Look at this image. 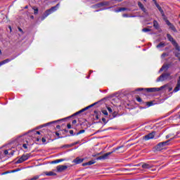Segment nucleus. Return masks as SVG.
Instances as JSON below:
<instances>
[{
	"mask_svg": "<svg viewBox=\"0 0 180 180\" xmlns=\"http://www.w3.org/2000/svg\"><path fill=\"white\" fill-rule=\"evenodd\" d=\"M58 6H60V4H56V6L51 7L50 9H48L45 11V13H44V17H42L41 20H44V19H46V18H47V16H49V15H51V13H53V12H56V11H57V8H58Z\"/></svg>",
	"mask_w": 180,
	"mask_h": 180,
	"instance_id": "1",
	"label": "nucleus"
},
{
	"mask_svg": "<svg viewBox=\"0 0 180 180\" xmlns=\"http://www.w3.org/2000/svg\"><path fill=\"white\" fill-rule=\"evenodd\" d=\"M166 79H172V76H171V73L164 72L157 79V82H160V81H165Z\"/></svg>",
	"mask_w": 180,
	"mask_h": 180,
	"instance_id": "2",
	"label": "nucleus"
},
{
	"mask_svg": "<svg viewBox=\"0 0 180 180\" xmlns=\"http://www.w3.org/2000/svg\"><path fill=\"white\" fill-rule=\"evenodd\" d=\"M119 148H122V147H118L112 150V152H108L107 153H105L104 155L98 157L96 158L97 160H108L109 158V155L113 154V153L116 152V150H119Z\"/></svg>",
	"mask_w": 180,
	"mask_h": 180,
	"instance_id": "3",
	"label": "nucleus"
},
{
	"mask_svg": "<svg viewBox=\"0 0 180 180\" xmlns=\"http://www.w3.org/2000/svg\"><path fill=\"white\" fill-rule=\"evenodd\" d=\"M167 37L169 41H171V43L175 47L176 50H177V51H180L179 45H178V43H176V41H175V39H174V37H172V36H171V34H167Z\"/></svg>",
	"mask_w": 180,
	"mask_h": 180,
	"instance_id": "4",
	"label": "nucleus"
},
{
	"mask_svg": "<svg viewBox=\"0 0 180 180\" xmlns=\"http://www.w3.org/2000/svg\"><path fill=\"white\" fill-rule=\"evenodd\" d=\"M174 138H172L170 140L164 141V142H160L155 147V150L157 151H161L162 150H164V146H167V144H168V143H169V141H171V140H172Z\"/></svg>",
	"mask_w": 180,
	"mask_h": 180,
	"instance_id": "5",
	"label": "nucleus"
},
{
	"mask_svg": "<svg viewBox=\"0 0 180 180\" xmlns=\"http://www.w3.org/2000/svg\"><path fill=\"white\" fill-rule=\"evenodd\" d=\"M30 158V154L27 153L25 155H22L17 161L16 164H22V162H25V161H27Z\"/></svg>",
	"mask_w": 180,
	"mask_h": 180,
	"instance_id": "6",
	"label": "nucleus"
},
{
	"mask_svg": "<svg viewBox=\"0 0 180 180\" xmlns=\"http://www.w3.org/2000/svg\"><path fill=\"white\" fill-rule=\"evenodd\" d=\"M31 136H32L33 139H36L37 141H39L40 140V131H32L30 134Z\"/></svg>",
	"mask_w": 180,
	"mask_h": 180,
	"instance_id": "7",
	"label": "nucleus"
},
{
	"mask_svg": "<svg viewBox=\"0 0 180 180\" xmlns=\"http://www.w3.org/2000/svg\"><path fill=\"white\" fill-rule=\"evenodd\" d=\"M164 20L165 22H166V24L167 25V26H169L171 30H172L173 32H176V28H175V26H174V25H172V23L169 22V20H167V17L164 19Z\"/></svg>",
	"mask_w": 180,
	"mask_h": 180,
	"instance_id": "8",
	"label": "nucleus"
},
{
	"mask_svg": "<svg viewBox=\"0 0 180 180\" xmlns=\"http://www.w3.org/2000/svg\"><path fill=\"white\" fill-rule=\"evenodd\" d=\"M155 136V132H151L147 135H146L145 136H143L144 140H151V139H154V137Z\"/></svg>",
	"mask_w": 180,
	"mask_h": 180,
	"instance_id": "9",
	"label": "nucleus"
},
{
	"mask_svg": "<svg viewBox=\"0 0 180 180\" xmlns=\"http://www.w3.org/2000/svg\"><path fill=\"white\" fill-rule=\"evenodd\" d=\"M68 167L67 165H58L56 167L57 172H63L65 171Z\"/></svg>",
	"mask_w": 180,
	"mask_h": 180,
	"instance_id": "10",
	"label": "nucleus"
},
{
	"mask_svg": "<svg viewBox=\"0 0 180 180\" xmlns=\"http://www.w3.org/2000/svg\"><path fill=\"white\" fill-rule=\"evenodd\" d=\"M178 91H180V76L177 79V84L175 88L174 89L173 92H178Z\"/></svg>",
	"mask_w": 180,
	"mask_h": 180,
	"instance_id": "11",
	"label": "nucleus"
},
{
	"mask_svg": "<svg viewBox=\"0 0 180 180\" xmlns=\"http://www.w3.org/2000/svg\"><path fill=\"white\" fill-rule=\"evenodd\" d=\"M72 162L76 165L81 164L82 162H84V158H80L79 157H77L75 160H73Z\"/></svg>",
	"mask_w": 180,
	"mask_h": 180,
	"instance_id": "12",
	"label": "nucleus"
},
{
	"mask_svg": "<svg viewBox=\"0 0 180 180\" xmlns=\"http://www.w3.org/2000/svg\"><path fill=\"white\" fill-rule=\"evenodd\" d=\"M156 7L158 8V11H160L163 19H165L167 17H165V14L164 13V11H162V8H161V6L158 4H156Z\"/></svg>",
	"mask_w": 180,
	"mask_h": 180,
	"instance_id": "13",
	"label": "nucleus"
},
{
	"mask_svg": "<svg viewBox=\"0 0 180 180\" xmlns=\"http://www.w3.org/2000/svg\"><path fill=\"white\" fill-rule=\"evenodd\" d=\"M43 175H46L47 176H56L57 174L54 173L53 172H44Z\"/></svg>",
	"mask_w": 180,
	"mask_h": 180,
	"instance_id": "14",
	"label": "nucleus"
},
{
	"mask_svg": "<svg viewBox=\"0 0 180 180\" xmlns=\"http://www.w3.org/2000/svg\"><path fill=\"white\" fill-rule=\"evenodd\" d=\"M11 60H13V58H11V59L7 58L4 60L1 61L0 62V67H1V65H4V64H8V63H11Z\"/></svg>",
	"mask_w": 180,
	"mask_h": 180,
	"instance_id": "15",
	"label": "nucleus"
},
{
	"mask_svg": "<svg viewBox=\"0 0 180 180\" xmlns=\"http://www.w3.org/2000/svg\"><path fill=\"white\" fill-rule=\"evenodd\" d=\"M146 89L147 92H157V91H160L159 88H148Z\"/></svg>",
	"mask_w": 180,
	"mask_h": 180,
	"instance_id": "16",
	"label": "nucleus"
},
{
	"mask_svg": "<svg viewBox=\"0 0 180 180\" xmlns=\"http://www.w3.org/2000/svg\"><path fill=\"white\" fill-rule=\"evenodd\" d=\"M138 6L141 9L143 12H146V8H144V5L140 1L138 2Z\"/></svg>",
	"mask_w": 180,
	"mask_h": 180,
	"instance_id": "17",
	"label": "nucleus"
},
{
	"mask_svg": "<svg viewBox=\"0 0 180 180\" xmlns=\"http://www.w3.org/2000/svg\"><path fill=\"white\" fill-rule=\"evenodd\" d=\"M142 168H143V169H150V168H151V165H150L149 164L145 163L142 165Z\"/></svg>",
	"mask_w": 180,
	"mask_h": 180,
	"instance_id": "18",
	"label": "nucleus"
},
{
	"mask_svg": "<svg viewBox=\"0 0 180 180\" xmlns=\"http://www.w3.org/2000/svg\"><path fill=\"white\" fill-rule=\"evenodd\" d=\"M153 27H154L155 29H156L157 30H158V29H160V25L158 24V22H157V20H154V21H153Z\"/></svg>",
	"mask_w": 180,
	"mask_h": 180,
	"instance_id": "19",
	"label": "nucleus"
},
{
	"mask_svg": "<svg viewBox=\"0 0 180 180\" xmlns=\"http://www.w3.org/2000/svg\"><path fill=\"white\" fill-rule=\"evenodd\" d=\"M168 65H163V66L160 68V71L162 72V71H168Z\"/></svg>",
	"mask_w": 180,
	"mask_h": 180,
	"instance_id": "20",
	"label": "nucleus"
},
{
	"mask_svg": "<svg viewBox=\"0 0 180 180\" xmlns=\"http://www.w3.org/2000/svg\"><path fill=\"white\" fill-rule=\"evenodd\" d=\"M63 161H65V159H58L52 161L51 164H58V162H63Z\"/></svg>",
	"mask_w": 180,
	"mask_h": 180,
	"instance_id": "21",
	"label": "nucleus"
},
{
	"mask_svg": "<svg viewBox=\"0 0 180 180\" xmlns=\"http://www.w3.org/2000/svg\"><path fill=\"white\" fill-rule=\"evenodd\" d=\"M162 47H165V43L160 42L158 45H157V49H162Z\"/></svg>",
	"mask_w": 180,
	"mask_h": 180,
	"instance_id": "22",
	"label": "nucleus"
},
{
	"mask_svg": "<svg viewBox=\"0 0 180 180\" xmlns=\"http://www.w3.org/2000/svg\"><path fill=\"white\" fill-rule=\"evenodd\" d=\"M124 11H127V8H120L118 10L116 11V12H123Z\"/></svg>",
	"mask_w": 180,
	"mask_h": 180,
	"instance_id": "23",
	"label": "nucleus"
},
{
	"mask_svg": "<svg viewBox=\"0 0 180 180\" xmlns=\"http://www.w3.org/2000/svg\"><path fill=\"white\" fill-rule=\"evenodd\" d=\"M95 162H96L95 160H91L89 162H87L88 165H94V164H95Z\"/></svg>",
	"mask_w": 180,
	"mask_h": 180,
	"instance_id": "24",
	"label": "nucleus"
},
{
	"mask_svg": "<svg viewBox=\"0 0 180 180\" xmlns=\"http://www.w3.org/2000/svg\"><path fill=\"white\" fill-rule=\"evenodd\" d=\"M39 178H40V176L37 175V176H34V177L31 178L30 180H37V179H39Z\"/></svg>",
	"mask_w": 180,
	"mask_h": 180,
	"instance_id": "25",
	"label": "nucleus"
},
{
	"mask_svg": "<svg viewBox=\"0 0 180 180\" xmlns=\"http://www.w3.org/2000/svg\"><path fill=\"white\" fill-rule=\"evenodd\" d=\"M142 32H151V30L148 29V28H143L142 30Z\"/></svg>",
	"mask_w": 180,
	"mask_h": 180,
	"instance_id": "26",
	"label": "nucleus"
},
{
	"mask_svg": "<svg viewBox=\"0 0 180 180\" xmlns=\"http://www.w3.org/2000/svg\"><path fill=\"white\" fill-rule=\"evenodd\" d=\"M101 112H102L103 115L108 116V111L106 110H102Z\"/></svg>",
	"mask_w": 180,
	"mask_h": 180,
	"instance_id": "27",
	"label": "nucleus"
},
{
	"mask_svg": "<svg viewBox=\"0 0 180 180\" xmlns=\"http://www.w3.org/2000/svg\"><path fill=\"white\" fill-rule=\"evenodd\" d=\"M82 133H85V130L84 129L80 130L79 132L77 133V136H78L79 134H82Z\"/></svg>",
	"mask_w": 180,
	"mask_h": 180,
	"instance_id": "28",
	"label": "nucleus"
},
{
	"mask_svg": "<svg viewBox=\"0 0 180 180\" xmlns=\"http://www.w3.org/2000/svg\"><path fill=\"white\" fill-rule=\"evenodd\" d=\"M107 109H108V112H109L110 113H112V108H111L110 107L107 106Z\"/></svg>",
	"mask_w": 180,
	"mask_h": 180,
	"instance_id": "29",
	"label": "nucleus"
},
{
	"mask_svg": "<svg viewBox=\"0 0 180 180\" xmlns=\"http://www.w3.org/2000/svg\"><path fill=\"white\" fill-rule=\"evenodd\" d=\"M89 108V107H87V108H86L85 109H83V110H82L81 111H79V112H76V115H78V114L81 113V112H84V110L88 109Z\"/></svg>",
	"mask_w": 180,
	"mask_h": 180,
	"instance_id": "30",
	"label": "nucleus"
},
{
	"mask_svg": "<svg viewBox=\"0 0 180 180\" xmlns=\"http://www.w3.org/2000/svg\"><path fill=\"white\" fill-rule=\"evenodd\" d=\"M9 154V151L8 150H4V155H8Z\"/></svg>",
	"mask_w": 180,
	"mask_h": 180,
	"instance_id": "31",
	"label": "nucleus"
},
{
	"mask_svg": "<svg viewBox=\"0 0 180 180\" xmlns=\"http://www.w3.org/2000/svg\"><path fill=\"white\" fill-rule=\"evenodd\" d=\"M69 133H70V134H71V136H74V131L73 130H70Z\"/></svg>",
	"mask_w": 180,
	"mask_h": 180,
	"instance_id": "32",
	"label": "nucleus"
},
{
	"mask_svg": "<svg viewBox=\"0 0 180 180\" xmlns=\"http://www.w3.org/2000/svg\"><path fill=\"white\" fill-rule=\"evenodd\" d=\"M136 101H137L138 102H141V98H140V97H136Z\"/></svg>",
	"mask_w": 180,
	"mask_h": 180,
	"instance_id": "33",
	"label": "nucleus"
},
{
	"mask_svg": "<svg viewBox=\"0 0 180 180\" xmlns=\"http://www.w3.org/2000/svg\"><path fill=\"white\" fill-rule=\"evenodd\" d=\"M65 147H68V148H70V147H73L72 143L70 145H65Z\"/></svg>",
	"mask_w": 180,
	"mask_h": 180,
	"instance_id": "34",
	"label": "nucleus"
},
{
	"mask_svg": "<svg viewBox=\"0 0 180 180\" xmlns=\"http://www.w3.org/2000/svg\"><path fill=\"white\" fill-rule=\"evenodd\" d=\"M103 5H104L103 3H100L97 4V6L101 7V6H103Z\"/></svg>",
	"mask_w": 180,
	"mask_h": 180,
	"instance_id": "35",
	"label": "nucleus"
},
{
	"mask_svg": "<svg viewBox=\"0 0 180 180\" xmlns=\"http://www.w3.org/2000/svg\"><path fill=\"white\" fill-rule=\"evenodd\" d=\"M147 105H148V106H152V105H153V103H152L151 102H148V103H147Z\"/></svg>",
	"mask_w": 180,
	"mask_h": 180,
	"instance_id": "36",
	"label": "nucleus"
},
{
	"mask_svg": "<svg viewBox=\"0 0 180 180\" xmlns=\"http://www.w3.org/2000/svg\"><path fill=\"white\" fill-rule=\"evenodd\" d=\"M86 165H89L88 162L82 164L83 167H86Z\"/></svg>",
	"mask_w": 180,
	"mask_h": 180,
	"instance_id": "37",
	"label": "nucleus"
},
{
	"mask_svg": "<svg viewBox=\"0 0 180 180\" xmlns=\"http://www.w3.org/2000/svg\"><path fill=\"white\" fill-rule=\"evenodd\" d=\"M22 147H23V148H27V146H26V143H24L23 145H22Z\"/></svg>",
	"mask_w": 180,
	"mask_h": 180,
	"instance_id": "38",
	"label": "nucleus"
},
{
	"mask_svg": "<svg viewBox=\"0 0 180 180\" xmlns=\"http://www.w3.org/2000/svg\"><path fill=\"white\" fill-rule=\"evenodd\" d=\"M102 121L103 123L106 124V119L105 118H102Z\"/></svg>",
	"mask_w": 180,
	"mask_h": 180,
	"instance_id": "39",
	"label": "nucleus"
},
{
	"mask_svg": "<svg viewBox=\"0 0 180 180\" xmlns=\"http://www.w3.org/2000/svg\"><path fill=\"white\" fill-rule=\"evenodd\" d=\"M67 127L68 129H71V124H68Z\"/></svg>",
	"mask_w": 180,
	"mask_h": 180,
	"instance_id": "40",
	"label": "nucleus"
},
{
	"mask_svg": "<svg viewBox=\"0 0 180 180\" xmlns=\"http://www.w3.org/2000/svg\"><path fill=\"white\" fill-rule=\"evenodd\" d=\"M78 143H79V141H77V142H75V143H72V146H76V144H78Z\"/></svg>",
	"mask_w": 180,
	"mask_h": 180,
	"instance_id": "41",
	"label": "nucleus"
},
{
	"mask_svg": "<svg viewBox=\"0 0 180 180\" xmlns=\"http://www.w3.org/2000/svg\"><path fill=\"white\" fill-rule=\"evenodd\" d=\"M49 124H50V123L45 124L42 125V127H46V126H49Z\"/></svg>",
	"mask_w": 180,
	"mask_h": 180,
	"instance_id": "42",
	"label": "nucleus"
},
{
	"mask_svg": "<svg viewBox=\"0 0 180 180\" xmlns=\"http://www.w3.org/2000/svg\"><path fill=\"white\" fill-rule=\"evenodd\" d=\"M72 123V124H75V123H77V120H74Z\"/></svg>",
	"mask_w": 180,
	"mask_h": 180,
	"instance_id": "43",
	"label": "nucleus"
},
{
	"mask_svg": "<svg viewBox=\"0 0 180 180\" xmlns=\"http://www.w3.org/2000/svg\"><path fill=\"white\" fill-rule=\"evenodd\" d=\"M13 154H15V151H12L11 153H9L10 155H13Z\"/></svg>",
	"mask_w": 180,
	"mask_h": 180,
	"instance_id": "44",
	"label": "nucleus"
},
{
	"mask_svg": "<svg viewBox=\"0 0 180 180\" xmlns=\"http://www.w3.org/2000/svg\"><path fill=\"white\" fill-rule=\"evenodd\" d=\"M42 143H46V139H44V138H42Z\"/></svg>",
	"mask_w": 180,
	"mask_h": 180,
	"instance_id": "45",
	"label": "nucleus"
},
{
	"mask_svg": "<svg viewBox=\"0 0 180 180\" xmlns=\"http://www.w3.org/2000/svg\"><path fill=\"white\" fill-rule=\"evenodd\" d=\"M60 128H61V127H60V125H57V126H56V129H60Z\"/></svg>",
	"mask_w": 180,
	"mask_h": 180,
	"instance_id": "46",
	"label": "nucleus"
},
{
	"mask_svg": "<svg viewBox=\"0 0 180 180\" xmlns=\"http://www.w3.org/2000/svg\"><path fill=\"white\" fill-rule=\"evenodd\" d=\"M123 17H124V18H127L128 15H127V14H123Z\"/></svg>",
	"mask_w": 180,
	"mask_h": 180,
	"instance_id": "47",
	"label": "nucleus"
},
{
	"mask_svg": "<svg viewBox=\"0 0 180 180\" xmlns=\"http://www.w3.org/2000/svg\"><path fill=\"white\" fill-rule=\"evenodd\" d=\"M143 89H144L139 88V89H137L136 91H143Z\"/></svg>",
	"mask_w": 180,
	"mask_h": 180,
	"instance_id": "48",
	"label": "nucleus"
},
{
	"mask_svg": "<svg viewBox=\"0 0 180 180\" xmlns=\"http://www.w3.org/2000/svg\"><path fill=\"white\" fill-rule=\"evenodd\" d=\"M169 137H171L170 135H167V136H166V139H169Z\"/></svg>",
	"mask_w": 180,
	"mask_h": 180,
	"instance_id": "49",
	"label": "nucleus"
},
{
	"mask_svg": "<svg viewBox=\"0 0 180 180\" xmlns=\"http://www.w3.org/2000/svg\"><path fill=\"white\" fill-rule=\"evenodd\" d=\"M5 174H8V172L1 173V175H5Z\"/></svg>",
	"mask_w": 180,
	"mask_h": 180,
	"instance_id": "50",
	"label": "nucleus"
},
{
	"mask_svg": "<svg viewBox=\"0 0 180 180\" xmlns=\"http://www.w3.org/2000/svg\"><path fill=\"white\" fill-rule=\"evenodd\" d=\"M38 11H39V10H37V9L35 10V11H34V13H37Z\"/></svg>",
	"mask_w": 180,
	"mask_h": 180,
	"instance_id": "51",
	"label": "nucleus"
},
{
	"mask_svg": "<svg viewBox=\"0 0 180 180\" xmlns=\"http://www.w3.org/2000/svg\"><path fill=\"white\" fill-rule=\"evenodd\" d=\"M56 134L57 136H60V134H59L58 132H56Z\"/></svg>",
	"mask_w": 180,
	"mask_h": 180,
	"instance_id": "52",
	"label": "nucleus"
},
{
	"mask_svg": "<svg viewBox=\"0 0 180 180\" xmlns=\"http://www.w3.org/2000/svg\"><path fill=\"white\" fill-rule=\"evenodd\" d=\"M92 72H94V71L90 70L89 74H92Z\"/></svg>",
	"mask_w": 180,
	"mask_h": 180,
	"instance_id": "53",
	"label": "nucleus"
},
{
	"mask_svg": "<svg viewBox=\"0 0 180 180\" xmlns=\"http://www.w3.org/2000/svg\"><path fill=\"white\" fill-rule=\"evenodd\" d=\"M115 1H118L119 2H122V1H123V0H115Z\"/></svg>",
	"mask_w": 180,
	"mask_h": 180,
	"instance_id": "54",
	"label": "nucleus"
},
{
	"mask_svg": "<svg viewBox=\"0 0 180 180\" xmlns=\"http://www.w3.org/2000/svg\"><path fill=\"white\" fill-rule=\"evenodd\" d=\"M64 131H65L67 133L68 131V130L64 129Z\"/></svg>",
	"mask_w": 180,
	"mask_h": 180,
	"instance_id": "55",
	"label": "nucleus"
},
{
	"mask_svg": "<svg viewBox=\"0 0 180 180\" xmlns=\"http://www.w3.org/2000/svg\"><path fill=\"white\" fill-rule=\"evenodd\" d=\"M9 29L10 30H12V27L11 26H9Z\"/></svg>",
	"mask_w": 180,
	"mask_h": 180,
	"instance_id": "56",
	"label": "nucleus"
},
{
	"mask_svg": "<svg viewBox=\"0 0 180 180\" xmlns=\"http://www.w3.org/2000/svg\"><path fill=\"white\" fill-rule=\"evenodd\" d=\"M0 54H2V51H1V49H0Z\"/></svg>",
	"mask_w": 180,
	"mask_h": 180,
	"instance_id": "57",
	"label": "nucleus"
},
{
	"mask_svg": "<svg viewBox=\"0 0 180 180\" xmlns=\"http://www.w3.org/2000/svg\"><path fill=\"white\" fill-rule=\"evenodd\" d=\"M33 18H34L33 15H32V16H31V19H33Z\"/></svg>",
	"mask_w": 180,
	"mask_h": 180,
	"instance_id": "58",
	"label": "nucleus"
},
{
	"mask_svg": "<svg viewBox=\"0 0 180 180\" xmlns=\"http://www.w3.org/2000/svg\"><path fill=\"white\" fill-rule=\"evenodd\" d=\"M19 30H20V32H22V29L20 28Z\"/></svg>",
	"mask_w": 180,
	"mask_h": 180,
	"instance_id": "59",
	"label": "nucleus"
},
{
	"mask_svg": "<svg viewBox=\"0 0 180 180\" xmlns=\"http://www.w3.org/2000/svg\"><path fill=\"white\" fill-rule=\"evenodd\" d=\"M160 88H161V89H162V88H164V86H161Z\"/></svg>",
	"mask_w": 180,
	"mask_h": 180,
	"instance_id": "60",
	"label": "nucleus"
},
{
	"mask_svg": "<svg viewBox=\"0 0 180 180\" xmlns=\"http://www.w3.org/2000/svg\"><path fill=\"white\" fill-rule=\"evenodd\" d=\"M144 1V2H147V0H143Z\"/></svg>",
	"mask_w": 180,
	"mask_h": 180,
	"instance_id": "61",
	"label": "nucleus"
},
{
	"mask_svg": "<svg viewBox=\"0 0 180 180\" xmlns=\"http://www.w3.org/2000/svg\"><path fill=\"white\" fill-rule=\"evenodd\" d=\"M179 119H180V115H179Z\"/></svg>",
	"mask_w": 180,
	"mask_h": 180,
	"instance_id": "62",
	"label": "nucleus"
},
{
	"mask_svg": "<svg viewBox=\"0 0 180 180\" xmlns=\"http://www.w3.org/2000/svg\"><path fill=\"white\" fill-rule=\"evenodd\" d=\"M153 1H155V0H153Z\"/></svg>",
	"mask_w": 180,
	"mask_h": 180,
	"instance_id": "63",
	"label": "nucleus"
},
{
	"mask_svg": "<svg viewBox=\"0 0 180 180\" xmlns=\"http://www.w3.org/2000/svg\"><path fill=\"white\" fill-rule=\"evenodd\" d=\"M179 25H180V21H179Z\"/></svg>",
	"mask_w": 180,
	"mask_h": 180,
	"instance_id": "64",
	"label": "nucleus"
}]
</instances>
